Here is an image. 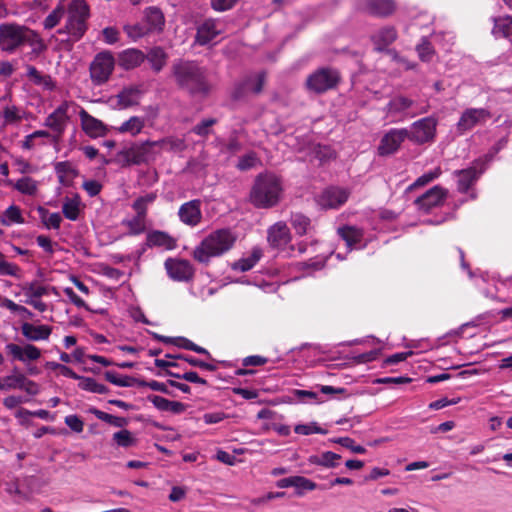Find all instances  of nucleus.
I'll return each mask as SVG.
<instances>
[{"mask_svg":"<svg viewBox=\"0 0 512 512\" xmlns=\"http://www.w3.org/2000/svg\"><path fill=\"white\" fill-rule=\"evenodd\" d=\"M265 78L266 74L263 71L246 76L237 84L234 91V98L240 99L248 93L259 94L264 86Z\"/></svg>","mask_w":512,"mask_h":512,"instance_id":"nucleus-19","label":"nucleus"},{"mask_svg":"<svg viewBox=\"0 0 512 512\" xmlns=\"http://www.w3.org/2000/svg\"><path fill=\"white\" fill-rule=\"evenodd\" d=\"M416 51L419 55V58L424 62L430 61L434 54L431 43L425 37L422 38L421 43L416 46Z\"/></svg>","mask_w":512,"mask_h":512,"instance_id":"nucleus-60","label":"nucleus"},{"mask_svg":"<svg viewBox=\"0 0 512 512\" xmlns=\"http://www.w3.org/2000/svg\"><path fill=\"white\" fill-rule=\"evenodd\" d=\"M79 117L81 128L89 137L97 138L106 134L104 123L90 115L84 108H80Z\"/></svg>","mask_w":512,"mask_h":512,"instance_id":"nucleus-24","label":"nucleus"},{"mask_svg":"<svg viewBox=\"0 0 512 512\" xmlns=\"http://www.w3.org/2000/svg\"><path fill=\"white\" fill-rule=\"evenodd\" d=\"M217 120L214 119V118H207V119H203L200 123H198L197 125H195L193 128H192V132L195 133L196 135H199V136H202V137H205V136H208L209 133H210V128L216 124Z\"/></svg>","mask_w":512,"mask_h":512,"instance_id":"nucleus-64","label":"nucleus"},{"mask_svg":"<svg viewBox=\"0 0 512 512\" xmlns=\"http://www.w3.org/2000/svg\"><path fill=\"white\" fill-rule=\"evenodd\" d=\"M339 81V74L335 69L320 68L307 77L306 87L310 92L321 94L334 88Z\"/></svg>","mask_w":512,"mask_h":512,"instance_id":"nucleus-11","label":"nucleus"},{"mask_svg":"<svg viewBox=\"0 0 512 512\" xmlns=\"http://www.w3.org/2000/svg\"><path fill=\"white\" fill-rule=\"evenodd\" d=\"M14 189L21 194L33 196L37 193L38 182L31 177H22L13 185Z\"/></svg>","mask_w":512,"mask_h":512,"instance_id":"nucleus-46","label":"nucleus"},{"mask_svg":"<svg viewBox=\"0 0 512 512\" xmlns=\"http://www.w3.org/2000/svg\"><path fill=\"white\" fill-rule=\"evenodd\" d=\"M145 217H140L135 215L131 219H125L122 221V225L128 228L127 235H139L143 233L146 229L145 225Z\"/></svg>","mask_w":512,"mask_h":512,"instance_id":"nucleus-48","label":"nucleus"},{"mask_svg":"<svg viewBox=\"0 0 512 512\" xmlns=\"http://www.w3.org/2000/svg\"><path fill=\"white\" fill-rule=\"evenodd\" d=\"M441 175V169L439 167L434 168L418 177L413 184L408 187V190H412L416 187L425 186L433 180L437 179Z\"/></svg>","mask_w":512,"mask_h":512,"instance_id":"nucleus-56","label":"nucleus"},{"mask_svg":"<svg viewBox=\"0 0 512 512\" xmlns=\"http://www.w3.org/2000/svg\"><path fill=\"white\" fill-rule=\"evenodd\" d=\"M49 287L31 283L24 289V295L26 298H41L48 295Z\"/></svg>","mask_w":512,"mask_h":512,"instance_id":"nucleus-63","label":"nucleus"},{"mask_svg":"<svg viewBox=\"0 0 512 512\" xmlns=\"http://www.w3.org/2000/svg\"><path fill=\"white\" fill-rule=\"evenodd\" d=\"M291 225L297 234L304 235L308 232L311 221L307 216L301 213H293L291 215Z\"/></svg>","mask_w":512,"mask_h":512,"instance_id":"nucleus-50","label":"nucleus"},{"mask_svg":"<svg viewBox=\"0 0 512 512\" xmlns=\"http://www.w3.org/2000/svg\"><path fill=\"white\" fill-rule=\"evenodd\" d=\"M143 93L141 85L124 87L116 96L118 105L123 109L135 106L139 103Z\"/></svg>","mask_w":512,"mask_h":512,"instance_id":"nucleus-27","label":"nucleus"},{"mask_svg":"<svg viewBox=\"0 0 512 512\" xmlns=\"http://www.w3.org/2000/svg\"><path fill=\"white\" fill-rule=\"evenodd\" d=\"M124 31L134 41L150 33L144 21L133 25H125Z\"/></svg>","mask_w":512,"mask_h":512,"instance_id":"nucleus-54","label":"nucleus"},{"mask_svg":"<svg viewBox=\"0 0 512 512\" xmlns=\"http://www.w3.org/2000/svg\"><path fill=\"white\" fill-rule=\"evenodd\" d=\"M385 111L387 115L413 118L417 115L428 112V106H419L413 99L398 95L390 99Z\"/></svg>","mask_w":512,"mask_h":512,"instance_id":"nucleus-10","label":"nucleus"},{"mask_svg":"<svg viewBox=\"0 0 512 512\" xmlns=\"http://www.w3.org/2000/svg\"><path fill=\"white\" fill-rule=\"evenodd\" d=\"M156 198L157 194L154 192L138 197L132 204V208L136 212V215L146 218L148 206L151 205Z\"/></svg>","mask_w":512,"mask_h":512,"instance_id":"nucleus-44","label":"nucleus"},{"mask_svg":"<svg viewBox=\"0 0 512 512\" xmlns=\"http://www.w3.org/2000/svg\"><path fill=\"white\" fill-rule=\"evenodd\" d=\"M116 60L110 51L97 53L90 64V77L95 85L105 84L111 77Z\"/></svg>","mask_w":512,"mask_h":512,"instance_id":"nucleus-7","label":"nucleus"},{"mask_svg":"<svg viewBox=\"0 0 512 512\" xmlns=\"http://www.w3.org/2000/svg\"><path fill=\"white\" fill-rule=\"evenodd\" d=\"M157 145V148L171 151V152H182L186 149V141L185 138H180L176 136H169L160 140L155 141L154 143Z\"/></svg>","mask_w":512,"mask_h":512,"instance_id":"nucleus-39","label":"nucleus"},{"mask_svg":"<svg viewBox=\"0 0 512 512\" xmlns=\"http://www.w3.org/2000/svg\"><path fill=\"white\" fill-rule=\"evenodd\" d=\"M268 242L277 249L285 248L291 241L290 230L285 222H277L268 229Z\"/></svg>","mask_w":512,"mask_h":512,"instance_id":"nucleus-23","label":"nucleus"},{"mask_svg":"<svg viewBox=\"0 0 512 512\" xmlns=\"http://www.w3.org/2000/svg\"><path fill=\"white\" fill-rule=\"evenodd\" d=\"M112 439L118 447L122 448H129L135 446L137 443L135 436L127 429L115 432Z\"/></svg>","mask_w":512,"mask_h":512,"instance_id":"nucleus-47","label":"nucleus"},{"mask_svg":"<svg viewBox=\"0 0 512 512\" xmlns=\"http://www.w3.org/2000/svg\"><path fill=\"white\" fill-rule=\"evenodd\" d=\"M448 190L440 185H436L419 196L414 204L417 209L424 213H429L432 209L442 205L446 200Z\"/></svg>","mask_w":512,"mask_h":512,"instance_id":"nucleus-14","label":"nucleus"},{"mask_svg":"<svg viewBox=\"0 0 512 512\" xmlns=\"http://www.w3.org/2000/svg\"><path fill=\"white\" fill-rule=\"evenodd\" d=\"M55 173L63 186H69L77 175L73 165L68 161H61L55 164Z\"/></svg>","mask_w":512,"mask_h":512,"instance_id":"nucleus-36","label":"nucleus"},{"mask_svg":"<svg viewBox=\"0 0 512 512\" xmlns=\"http://www.w3.org/2000/svg\"><path fill=\"white\" fill-rule=\"evenodd\" d=\"M144 23L151 32H159L163 29L165 20L159 8L149 7L145 11Z\"/></svg>","mask_w":512,"mask_h":512,"instance_id":"nucleus-32","label":"nucleus"},{"mask_svg":"<svg viewBox=\"0 0 512 512\" xmlns=\"http://www.w3.org/2000/svg\"><path fill=\"white\" fill-rule=\"evenodd\" d=\"M27 77L35 85L41 86L47 91H53L56 87L50 75L42 74L34 66L27 67Z\"/></svg>","mask_w":512,"mask_h":512,"instance_id":"nucleus-37","label":"nucleus"},{"mask_svg":"<svg viewBox=\"0 0 512 512\" xmlns=\"http://www.w3.org/2000/svg\"><path fill=\"white\" fill-rule=\"evenodd\" d=\"M6 354L12 361H19L27 365V372L30 375H37L39 370L36 367L29 366L28 363L37 361L41 357V350L31 343L19 345L16 343H7L5 345Z\"/></svg>","mask_w":512,"mask_h":512,"instance_id":"nucleus-9","label":"nucleus"},{"mask_svg":"<svg viewBox=\"0 0 512 512\" xmlns=\"http://www.w3.org/2000/svg\"><path fill=\"white\" fill-rule=\"evenodd\" d=\"M145 58L146 56L142 51L129 48L118 54V64L123 69L130 70L140 66Z\"/></svg>","mask_w":512,"mask_h":512,"instance_id":"nucleus-29","label":"nucleus"},{"mask_svg":"<svg viewBox=\"0 0 512 512\" xmlns=\"http://www.w3.org/2000/svg\"><path fill=\"white\" fill-rule=\"evenodd\" d=\"M341 455L332 451H326L321 454L311 455L308 458L310 464L323 466L325 468H336L339 466Z\"/></svg>","mask_w":512,"mask_h":512,"instance_id":"nucleus-35","label":"nucleus"},{"mask_svg":"<svg viewBox=\"0 0 512 512\" xmlns=\"http://www.w3.org/2000/svg\"><path fill=\"white\" fill-rule=\"evenodd\" d=\"M146 125V118L140 116H132L128 120L124 121L115 130L120 134H129L131 136H137L141 133Z\"/></svg>","mask_w":512,"mask_h":512,"instance_id":"nucleus-33","label":"nucleus"},{"mask_svg":"<svg viewBox=\"0 0 512 512\" xmlns=\"http://www.w3.org/2000/svg\"><path fill=\"white\" fill-rule=\"evenodd\" d=\"M23 45L31 48V54L39 56L46 50L42 37L33 29L17 23L0 24V49L13 53Z\"/></svg>","mask_w":512,"mask_h":512,"instance_id":"nucleus-1","label":"nucleus"},{"mask_svg":"<svg viewBox=\"0 0 512 512\" xmlns=\"http://www.w3.org/2000/svg\"><path fill=\"white\" fill-rule=\"evenodd\" d=\"M165 357L166 358H171V359H183L186 362H188L191 366L199 367L201 369H205V370H208V371L216 370V366L214 364L204 362V361H202L200 359H197L195 357H192V356L166 354Z\"/></svg>","mask_w":512,"mask_h":512,"instance_id":"nucleus-55","label":"nucleus"},{"mask_svg":"<svg viewBox=\"0 0 512 512\" xmlns=\"http://www.w3.org/2000/svg\"><path fill=\"white\" fill-rule=\"evenodd\" d=\"M501 149V145L495 147L492 153H489L485 156L484 159L480 158L475 160L472 165L466 169L456 170L454 171V176L457 181V190L460 193L467 194L468 196L460 200V205L464 204L469 200H476L478 195L474 188L480 176L484 173L487 168V163L490 162L493 158V155L496 154Z\"/></svg>","mask_w":512,"mask_h":512,"instance_id":"nucleus-4","label":"nucleus"},{"mask_svg":"<svg viewBox=\"0 0 512 512\" xmlns=\"http://www.w3.org/2000/svg\"><path fill=\"white\" fill-rule=\"evenodd\" d=\"M90 412L95 415V417L101 421H104L114 427L124 428L128 425L129 420L125 417L115 416L104 411H101L96 408L90 409Z\"/></svg>","mask_w":512,"mask_h":512,"instance_id":"nucleus-41","label":"nucleus"},{"mask_svg":"<svg viewBox=\"0 0 512 512\" xmlns=\"http://www.w3.org/2000/svg\"><path fill=\"white\" fill-rule=\"evenodd\" d=\"M294 488L296 494L301 496L305 491H313L318 488V485L312 480L303 476H294Z\"/></svg>","mask_w":512,"mask_h":512,"instance_id":"nucleus-53","label":"nucleus"},{"mask_svg":"<svg viewBox=\"0 0 512 512\" xmlns=\"http://www.w3.org/2000/svg\"><path fill=\"white\" fill-rule=\"evenodd\" d=\"M147 59L150 62L152 68L159 72L166 63V54L160 47H155L147 54Z\"/></svg>","mask_w":512,"mask_h":512,"instance_id":"nucleus-49","label":"nucleus"},{"mask_svg":"<svg viewBox=\"0 0 512 512\" xmlns=\"http://www.w3.org/2000/svg\"><path fill=\"white\" fill-rule=\"evenodd\" d=\"M178 216L182 223L187 226L195 227L201 223V200L194 199L183 203L179 210Z\"/></svg>","mask_w":512,"mask_h":512,"instance_id":"nucleus-21","label":"nucleus"},{"mask_svg":"<svg viewBox=\"0 0 512 512\" xmlns=\"http://www.w3.org/2000/svg\"><path fill=\"white\" fill-rule=\"evenodd\" d=\"M294 431L299 435L327 434V430L318 426L316 422H311L309 424H298L295 426Z\"/></svg>","mask_w":512,"mask_h":512,"instance_id":"nucleus-58","label":"nucleus"},{"mask_svg":"<svg viewBox=\"0 0 512 512\" xmlns=\"http://www.w3.org/2000/svg\"><path fill=\"white\" fill-rule=\"evenodd\" d=\"M491 118V113L485 108H468L462 112L456 130L459 135H464L477 125L485 124Z\"/></svg>","mask_w":512,"mask_h":512,"instance_id":"nucleus-13","label":"nucleus"},{"mask_svg":"<svg viewBox=\"0 0 512 512\" xmlns=\"http://www.w3.org/2000/svg\"><path fill=\"white\" fill-rule=\"evenodd\" d=\"M50 133L46 130H37L31 134L25 136L22 142V148L25 150H31L35 147V140L38 138H49Z\"/></svg>","mask_w":512,"mask_h":512,"instance_id":"nucleus-61","label":"nucleus"},{"mask_svg":"<svg viewBox=\"0 0 512 512\" xmlns=\"http://www.w3.org/2000/svg\"><path fill=\"white\" fill-rule=\"evenodd\" d=\"M37 212L45 228L54 230H58L60 228L62 223V216L60 213H50L46 208L42 206L37 208Z\"/></svg>","mask_w":512,"mask_h":512,"instance_id":"nucleus-40","label":"nucleus"},{"mask_svg":"<svg viewBox=\"0 0 512 512\" xmlns=\"http://www.w3.org/2000/svg\"><path fill=\"white\" fill-rule=\"evenodd\" d=\"M282 194V179L274 173L267 172L256 177L250 191V202L256 208L267 209L276 206Z\"/></svg>","mask_w":512,"mask_h":512,"instance_id":"nucleus-2","label":"nucleus"},{"mask_svg":"<svg viewBox=\"0 0 512 512\" xmlns=\"http://www.w3.org/2000/svg\"><path fill=\"white\" fill-rule=\"evenodd\" d=\"M0 223L3 226H12L15 224H24L25 219L22 215L20 207L17 205H10L0 214Z\"/></svg>","mask_w":512,"mask_h":512,"instance_id":"nucleus-38","label":"nucleus"},{"mask_svg":"<svg viewBox=\"0 0 512 512\" xmlns=\"http://www.w3.org/2000/svg\"><path fill=\"white\" fill-rule=\"evenodd\" d=\"M77 380L79 381L78 386L82 390L96 394H106L109 391L107 386L98 383L94 378L80 376Z\"/></svg>","mask_w":512,"mask_h":512,"instance_id":"nucleus-43","label":"nucleus"},{"mask_svg":"<svg viewBox=\"0 0 512 512\" xmlns=\"http://www.w3.org/2000/svg\"><path fill=\"white\" fill-rule=\"evenodd\" d=\"M24 111L18 106L7 105L2 111V116L6 124H15L23 119Z\"/></svg>","mask_w":512,"mask_h":512,"instance_id":"nucleus-51","label":"nucleus"},{"mask_svg":"<svg viewBox=\"0 0 512 512\" xmlns=\"http://www.w3.org/2000/svg\"><path fill=\"white\" fill-rule=\"evenodd\" d=\"M175 345L186 350H191L199 354L210 356L209 352L205 348L196 345L185 337H176Z\"/></svg>","mask_w":512,"mask_h":512,"instance_id":"nucleus-62","label":"nucleus"},{"mask_svg":"<svg viewBox=\"0 0 512 512\" xmlns=\"http://www.w3.org/2000/svg\"><path fill=\"white\" fill-rule=\"evenodd\" d=\"M437 125L438 120L433 116L424 117L413 122L407 128L408 140L416 145L433 142L436 137Z\"/></svg>","mask_w":512,"mask_h":512,"instance_id":"nucleus-8","label":"nucleus"},{"mask_svg":"<svg viewBox=\"0 0 512 512\" xmlns=\"http://www.w3.org/2000/svg\"><path fill=\"white\" fill-rule=\"evenodd\" d=\"M397 38V31L392 26H385L375 31L371 36L375 49L383 51Z\"/></svg>","mask_w":512,"mask_h":512,"instance_id":"nucleus-28","label":"nucleus"},{"mask_svg":"<svg viewBox=\"0 0 512 512\" xmlns=\"http://www.w3.org/2000/svg\"><path fill=\"white\" fill-rule=\"evenodd\" d=\"M492 33L496 37H507L512 34V16L494 18Z\"/></svg>","mask_w":512,"mask_h":512,"instance_id":"nucleus-42","label":"nucleus"},{"mask_svg":"<svg viewBox=\"0 0 512 512\" xmlns=\"http://www.w3.org/2000/svg\"><path fill=\"white\" fill-rule=\"evenodd\" d=\"M173 73L180 87L193 95H204L209 90L205 71L197 63L185 61L173 66Z\"/></svg>","mask_w":512,"mask_h":512,"instance_id":"nucleus-5","label":"nucleus"},{"mask_svg":"<svg viewBox=\"0 0 512 512\" xmlns=\"http://www.w3.org/2000/svg\"><path fill=\"white\" fill-rule=\"evenodd\" d=\"M71 107H77V105L71 101H63L47 116L44 125L58 135L63 134L69 121L68 111Z\"/></svg>","mask_w":512,"mask_h":512,"instance_id":"nucleus-15","label":"nucleus"},{"mask_svg":"<svg viewBox=\"0 0 512 512\" xmlns=\"http://www.w3.org/2000/svg\"><path fill=\"white\" fill-rule=\"evenodd\" d=\"M146 244L148 247H160L166 250L174 249L176 242L168 233L154 230L147 234Z\"/></svg>","mask_w":512,"mask_h":512,"instance_id":"nucleus-31","label":"nucleus"},{"mask_svg":"<svg viewBox=\"0 0 512 512\" xmlns=\"http://www.w3.org/2000/svg\"><path fill=\"white\" fill-rule=\"evenodd\" d=\"M89 17V7L85 0H72L68 6L66 23L67 33L73 41H78L87 29L86 20Z\"/></svg>","mask_w":512,"mask_h":512,"instance_id":"nucleus-6","label":"nucleus"},{"mask_svg":"<svg viewBox=\"0 0 512 512\" xmlns=\"http://www.w3.org/2000/svg\"><path fill=\"white\" fill-rule=\"evenodd\" d=\"M330 441L332 443L339 444L356 454H364L366 452L365 447L356 444L355 441L350 437H338L330 439Z\"/></svg>","mask_w":512,"mask_h":512,"instance_id":"nucleus-57","label":"nucleus"},{"mask_svg":"<svg viewBox=\"0 0 512 512\" xmlns=\"http://www.w3.org/2000/svg\"><path fill=\"white\" fill-rule=\"evenodd\" d=\"M66 6L64 0H61L55 9L44 19L43 26L45 29L50 30L56 27L60 20L64 17Z\"/></svg>","mask_w":512,"mask_h":512,"instance_id":"nucleus-45","label":"nucleus"},{"mask_svg":"<svg viewBox=\"0 0 512 512\" xmlns=\"http://www.w3.org/2000/svg\"><path fill=\"white\" fill-rule=\"evenodd\" d=\"M2 307L10 310L13 313H17L26 319H31L33 316V313L29 309L15 303L14 301L8 298H4V301L2 302Z\"/></svg>","mask_w":512,"mask_h":512,"instance_id":"nucleus-59","label":"nucleus"},{"mask_svg":"<svg viewBox=\"0 0 512 512\" xmlns=\"http://www.w3.org/2000/svg\"><path fill=\"white\" fill-rule=\"evenodd\" d=\"M164 266L168 276L174 281L186 282L194 276V268L187 260L168 258Z\"/></svg>","mask_w":512,"mask_h":512,"instance_id":"nucleus-17","label":"nucleus"},{"mask_svg":"<svg viewBox=\"0 0 512 512\" xmlns=\"http://www.w3.org/2000/svg\"><path fill=\"white\" fill-rule=\"evenodd\" d=\"M223 28L220 20L206 19L197 28L196 42L200 45L211 43L223 32Z\"/></svg>","mask_w":512,"mask_h":512,"instance_id":"nucleus-20","label":"nucleus"},{"mask_svg":"<svg viewBox=\"0 0 512 512\" xmlns=\"http://www.w3.org/2000/svg\"><path fill=\"white\" fill-rule=\"evenodd\" d=\"M407 139V128H391L382 136L377 147V154L381 157L394 155Z\"/></svg>","mask_w":512,"mask_h":512,"instance_id":"nucleus-12","label":"nucleus"},{"mask_svg":"<svg viewBox=\"0 0 512 512\" xmlns=\"http://www.w3.org/2000/svg\"><path fill=\"white\" fill-rule=\"evenodd\" d=\"M82 212V202L78 194L65 196L62 202V214L70 221H77Z\"/></svg>","mask_w":512,"mask_h":512,"instance_id":"nucleus-30","label":"nucleus"},{"mask_svg":"<svg viewBox=\"0 0 512 512\" xmlns=\"http://www.w3.org/2000/svg\"><path fill=\"white\" fill-rule=\"evenodd\" d=\"M22 335L31 342L46 341L52 333V327L41 324L35 325L30 322H23L20 326Z\"/></svg>","mask_w":512,"mask_h":512,"instance_id":"nucleus-25","label":"nucleus"},{"mask_svg":"<svg viewBox=\"0 0 512 512\" xmlns=\"http://www.w3.org/2000/svg\"><path fill=\"white\" fill-rule=\"evenodd\" d=\"M154 143L155 141H145L131 146L124 152L125 159L131 164L147 163L153 160L157 154L154 151L157 145Z\"/></svg>","mask_w":512,"mask_h":512,"instance_id":"nucleus-16","label":"nucleus"},{"mask_svg":"<svg viewBox=\"0 0 512 512\" xmlns=\"http://www.w3.org/2000/svg\"><path fill=\"white\" fill-rule=\"evenodd\" d=\"M349 192L339 187H329L317 197V204L323 209H337L348 200Z\"/></svg>","mask_w":512,"mask_h":512,"instance_id":"nucleus-18","label":"nucleus"},{"mask_svg":"<svg viewBox=\"0 0 512 512\" xmlns=\"http://www.w3.org/2000/svg\"><path fill=\"white\" fill-rule=\"evenodd\" d=\"M359 9L377 16H387L394 10L392 0H360Z\"/></svg>","mask_w":512,"mask_h":512,"instance_id":"nucleus-26","label":"nucleus"},{"mask_svg":"<svg viewBox=\"0 0 512 512\" xmlns=\"http://www.w3.org/2000/svg\"><path fill=\"white\" fill-rule=\"evenodd\" d=\"M263 251L259 247H254L249 256L243 257L232 264V269L239 272L251 270L262 258Z\"/></svg>","mask_w":512,"mask_h":512,"instance_id":"nucleus-34","label":"nucleus"},{"mask_svg":"<svg viewBox=\"0 0 512 512\" xmlns=\"http://www.w3.org/2000/svg\"><path fill=\"white\" fill-rule=\"evenodd\" d=\"M236 235L228 228H222L207 235L193 251V258L202 264H208L214 257L228 252L235 244Z\"/></svg>","mask_w":512,"mask_h":512,"instance_id":"nucleus-3","label":"nucleus"},{"mask_svg":"<svg viewBox=\"0 0 512 512\" xmlns=\"http://www.w3.org/2000/svg\"><path fill=\"white\" fill-rule=\"evenodd\" d=\"M0 275L21 278L22 271L18 265L8 262L4 255L0 253Z\"/></svg>","mask_w":512,"mask_h":512,"instance_id":"nucleus-52","label":"nucleus"},{"mask_svg":"<svg viewBox=\"0 0 512 512\" xmlns=\"http://www.w3.org/2000/svg\"><path fill=\"white\" fill-rule=\"evenodd\" d=\"M338 234L345 241L349 250L363 249L367 246L368 239L364 235V231L355 226H344L338 229Z\"/></svg>","mask_w":512,"mask_h":512,"instance_id":"nucleus-22","label":"nucleus"}]
</instances>
